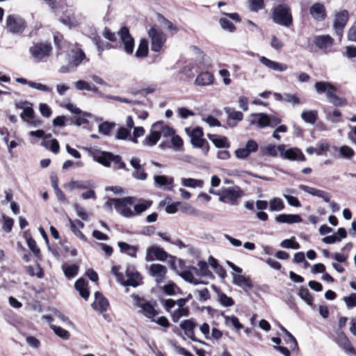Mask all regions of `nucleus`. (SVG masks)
<instances>
[{
  "mask_svg": "<svg viewBox=\"0 0 356 356\" xmlns=\"http://www.w3.org/2000/svg\"><path fill=\"white\" fill-rule=\"evenodd\" d=\"M50 326L51 329L54 331L55 334L60 337V338L63 339H67L69 338L70 333L66 330L54 325H51Z\"/></svg>",
  "mask_w": 356,
  "mask_h": 356,
  "instance_id": "obj_52",
  "label": "nucleus"
},
{
  "mask_svg": "<svg viewBox=\"0 0 356 356\" xmlns=\"http://www.w3.org/2000/svg\"><path fill=\"white\" fill-rule=\"evenodd\" d=\"M154 186L165 191H172L174 187V178L165 175H155L154 177Z\"/></svg>",
  "mask_w": 356,
  "mask_h": 356,
  "instance_id": "obj_17",
  "label": "nucleus"
},
{
  "mask_svg": "<svg viewBox=\"0 0 356 356\" xmlns=\"http://www.w3.org/2000/svg\"><path fill=\"white\" fill-rule=\"evenodd\" d=\"M181 184L188 188H202L204 181L201 179H195L193 178H183L181 179Z\"/></svg>",
  "mask_w": 356,
  "mask_h": 356,
  "instance_id": "obj_39",
  "label": "nucleus"
},
{
  "mask_svg": "<svg viewBox=\"0 0 356 356\" xmlns=\"http://www.w3.org/2000/svg\"><path fill=\"white\" fill-rule=\"evenodd\" d=\"M188 308H177L176 309L170 312L171 318L174 323L178 322L181 318L187 317L188 316Z\"/></svg>",
  "mask_w": 356,
  "mask_h": 356,
  "instance_id": "obj_37",
  "label": "nucleus"
},
{
  "mask_svg": "<svg viewBox=\"0 0 356 356\" xmlns=\"http://www.w3.org/2000/svg\"><path fill=\"white\" fill-rule=\"evenodd\" d=\"M26 27V22L22 17L14 14L6 17L5 28L9 33L20 35Z\"/></svg>",
  "mask_w": 356,
  "mask_h": 356,
  "instance_id": "obj_5",
  "label": "nucleus"
},
{
  "mask_svg": "<svg viewBox=\"0 0 356 356\" xmlns=\"http://www.w3.org/2000/svg\"><path fill=\"white\" fill-rule=\"evenodd\" d=\"M225 111L228 115L227 125L230 127L236 126L237 122L241 121L243 118V114L241 111H234L230 108H226Z\"/></svg>",
  "mask_w": 356,
  "mask_h": 356,
  "instance_id": "obj_26",
  "label": "nucleus"
},
{
  "mask_svg": "<svg viewBox=\"0 0 356 356\" xmlns=\"http://www.w3.org/2000/svg\"><path fill=\"white\" fill-rule=\"evenodd\" d=\"M301 118L305 122L314 124L318 119V112L316 110L304 111L301 114Z\"/></svg>",
  "mask_w": 356,
  "mask_h": 356,
  "instance_id": "obj_36",
  "label": "nucleus"
},
{
  "mask_svg": "<svg viewBox=\"0 0 356 356\" xmlns=\"http://www.w3.org/2000/svg\"><path fill=\"white\" fill-rule=\"evenodd\" d=\"M343 301L348 308L356 307V293H353L348 296L344 297Z\"/></svg>",
  "mask_w": 356,
  "mask_h": 356,
  "instance_id": "obj_64",
  "label": "nucleus"
},
{
  "mask_svg": "<svg viewBox=\"0 0 356 356\" xmlns=\"http://www.w3.org/2000/svg\"><path fill=\"white\" fill-rule=\"evenodd\" d=\"M29 86L32 88H34L35 90L42 91V92H51L52 91L51 87H49L47 85H44V84H42L40 83H36V82L32 81L29 83Z\"/></svg>",
  "mask_w": 356,
  "mask_h": 356,
  "instance_id": "obj_54",
  "label": "nucleus"
},
{
  "mask_svg": "<svg viewBox=\"0 0 356 356\" xmlns=\"http://www.w3.org/2000/svg\"><path fill=\"white\" fill-rule=\"evenodd\" d=\"M179 327L188 338L194 341H198L194 334V329L196 327V323L193 319H187L181 321L179 324Z\"/></svg>",
  "mask_w": 356,
  "mask_h": 356,
  "instance_id": "obj_22",
  "label": "nucleus"
},
{
  "mask_svg": "<svg viewBox=\"0 0 356 356\" xmlns=\"http://www.w3.org/2000/svg\"><path fill=\"white\" fill-rule=\"evenodd\" d=\"M259 59L261 64H263L265 67L270 70L275 72H284L288 69L287 65L272 60L264 56H260Z\"/></svg>",
  "mask_w": 356,
  "mask_h": 356,
  "instance_id": "obj_18",
  "label": "nucleus"
},
{
  "mask_svg": "<svg viewBox=\"0 0 356 356\" xmlns=\"http://www.w3.org/2000/svg\"><path fill=\"white\" fill-rule=\"evenodd\" d=\"M95 300L92 304V307L101 312L106 311L109 305L108 300L98 291L95 293Z\"/></svg>",
  "mask_w": 356,
  "mask_h": 356,
  "instance_id": "obj_27",
  "label": "nucleus"
},
{
  "mask_svg": "<svg viewBox=\"0 0 356 356\" xmlns=\"http://www.w3.org/2000/svg\"><path fill=\"white\" fill-rule=\"evenodd\" d=\"M221 27L224 30H227L229 32H234L236 29L234 24L227 18H221L219 20Z\"/></svg>",
  "mask_w": 356,
  "mask_h": 356,
  "instance_id": "obj_53",
  "label": "nucleus"
},
{
  "mask_svg": "<svg viewBox=\"0 0 356 356\" xmlns=\"http://www.w3.org/2000/svg\"><path fill=\"white\" fill-rule=\"evenodd\" d=\"M92 155L94 161L105 167H112L115 170L123 169L129 171L125 163L119 155H115L111 152L105 151H95L92 153Z\"/></svg>",
  "mask_w": 356,
  "mask_h": 356,
  "instance_id": "obj_1",
  "label": "nucleus"
},
{
  "mask_svg": "<svg viewBox=\"0 0 356 356\" xmlns=\"http://www.w3.org/2000/svg\"><path fill=\"white\" fill-rule=\"evenodd\" d=\"M339 344L343 350L347 353H354V348L351 346V343L348 339L344 336L343 334L339 336Z\"/></svg>",
  "mask_w": 356,
  "mask_h": 356,
  "instance_id": "obj_40",
  "label": "nucleus"
},
{
  "mask_svg": "<svg viewBox=\"0 0 356 356\" xmlns=\"http://www.w3.org/2000/svg\"><path fill=\"white\" fill-rule=\"evenodd\" d=\"M167 268L160 264H153L149 266V274L153 277L157 284L165 281Z\"/></svg>",
  "mask_w": 356,
  "mask_h": 356,
  "instance_id": "obj_15",
  "label": "nucleus"
},
{
  "mask_svg": "<svg viewBox=\"0 0 356 356\" xmlns=\"http://www.w3.org/2000/svg\"><path fill=\"white\" fill-rule=\"evenodd\" d=\"M127 280L124 279L123 285L131 286L136 287L138 286L141 282V276L140 273L131 266H129L126 270Z\"/></svg>",
  "mask_w": 356,
  "mask_h": 356,
  "instance_id": "obj_16",
  "label": "nucleus"
},
{
  "mask_svg": "<svg viewBox=\"0 0 356 356\" xmlns=\"http://www.w3.org/2000/svg\"><path fill=\"white\" fill-rule=\"evenodd\" d=\"M148 54V41L145 38H142L140 40L139 45L136 52V56L138 58H144Z\"/></svg>",
  "mask_w": 356,
  "mask_h": 356,
  "instance_id": "obj_38",
  "label": "nucleus"
},
{
  "mask_svg": "<svg viewBox=\"0 0 356 356\" xmlns=\"http://www.w3.org/2000/svg\"><path fill=\"white\" fill-rule=\"evenodd\" d=\"M130 136V130L125 127H120L115 134V139L126 140Z\"/></svg>",
  "mask_w": 356,
  "mask_h": 356,
  "instance_id": "obj_55",
  "label": "nucleus"
},
{
  "mask_svg": "<svg viewBox=\"0 0 356 356\" xmlns=\"http://www.w3.org/2000/svg\"><path fill=\"white\" fill-rule=\"evenodd\" d=\"M39 110L41 115L44 118H49L51 115L52 111L50 107L44 103H41L39 105Z\"/></svg>",
  "mask_w": 356,
  "mask_h": 356,
  "instance_id": "obj_63",
  "label": "nucleus"
},
{
  "mask_svg": "<svg viewBox=\"0 0 356 356\" xmlns=\"http://www.w3.org/2000/svg\"><path fill=\"white\" fill-rule=\"evenodd\" d=\"M3 224L2 228L6 233H10L12 230L14 224V220L13 218L8 216H3Z\"/></svg>",
  "mask_w": 356,
  "mask_h": 356,
  "instance_id": "obj_59",
  "label": "nucleus"
},
{
  "mask_svg": "<svg viewBox=\"0 0 356 356\" xmlns=\"http://www.w3.org/2000/svg\"><path fill=\"white\" fill-rule=\"evenodd\" d=\"M348 12L346 10H340L336 13L333 23V29L337 36L340 38L343 35V29L348 21Z\"/></svg>",
  "mask_w": 356,
  "mask_h": 356,
  "instance_id": "obj_12",
  "label": "nucleus"
},
{
  "mask_svg": "<svg viewBox=\"0 0 356 356\" xmlns=\"http://www.w3.org/2000/svg\"><path fill=\"white\" fill-rule=\"evenodd\" d=\"M180 276L186 282L191 283L194 285H197L200 284V282L194 277L193 273L188 270H184L181 272Z\"/></svg>",
  "mask_w": 356,
  "mask_h": 356,
  "instance_id": "obj_49",
  "label": "nucleus"
},
{
  "mask_svg": "<svg viewBox=\"0 0 356 356\" xmlns=\"http://www.w3.org/2000/svg\"><path fill=\"white\" fill-rule=\"evenodd\" d=\"M284 102H288L294 106L300 103V99L296 95L284 93Z\"/></svg>",
  "mask_w": 356,
  "mask_h": 356,
  "instance_id": "obj_61",
  "label": "nucleus"
},
{
  "mask_svg": "<svg viewBox=\"0 0 356 356\" xmlns=\"http://www.w3.org/2000/svg\"><path fill=\"white\" fill-rule=\"evenodd\" d=\"M339 154L343 158L351 159L354 155V151L350 147L343 145L339 148Z\"/></svg>",
  "mask_w": 356,
  "mask_h": 356,
  "instance_id": "obj_56",
  "label": "nucleus"
},
{
  "mask_svg": "<svg viewBox=\"0 0 356 356\" xmlns=\"http://www.w3.org/2000/svg\"><path fill=\"white\" fill-rule=\"evenodd\" d=\"M269 116L263 113H253L250 115V124H257L259 128L268 127Z\"/></svg>",
  "mask_w": 356,
  "mask_h": 356,
  "instance_id": "obj_23",
  "label": "nucleus"
},
{
  "mask_svg": "<svg viewBox=\"0 0 356 356\" xmlns=\"http://www.w3.org/2000/svg\"><path fill=\"white\" fill-rule=\"evenodd\" d=\"M288 145L280 144V156L282 159L293 161H305L306 157L304 154L298 147H289Z\"/></svg>",
  "mask_w": 356,
  "mask_h": 356,
  "instance_id": "obj_6",
  "label": "nucleus"
},
{
  "mask_svg": "<svg viewBox=\"0 0 356 356\" xmlns=\"http://www.w3.org/2000/svg\"><path fill=\"white\" fill-rule=\"evenodd\" d=\"M315 90L318 94H325L330 103L335 106H343L348 104L345 98L336 95L337 88L330 82L317 81L314 85Z\"/></svg>",
  "mask_w": 356,
  "mask_h": 356,
  "instance_id": "obj_2",
  "label": "nucleus"
},
{
  "mask_svg": "<svg viewBox=\"0 0 356 356\" xmlns=\"http://www.w3.org/2000/svg\"><path fill=\"white\" fill-rule=\"evenodd\" d=\"M218 301L224 307H232L234 305V301L231 297H228L226 294L219 292L218 293Z\"/></svg>",
  "mask_w": 356,
  "mask_h": 356,
  "instance_id": "obj_48",
  "label": "nucleus"
},
{
  "mask_svg": "<svg viewBox=\"0 0 356 356\" xmlns=\"http://www.w3.org/2000/svg\"><path fill=\"white\" fill-rule=\"evenodd\" d=\"M269 204V209L271 211H282L284 208V204L280 198L275 197L270 201Z\"/></svg>",
  "mask_w": 356,
  "mask_h": 356,
  "instance_id": "obj_46",
  "label": "nucleus"
},
{
  "mask_svg": "<svg viewBox=\"0 0 356 356\" xmlns=\"http://www.w3.org/2000/svg\"><path fill=\"white\" fill-rule=\"evenodd\" d=\"M159 140L160 135H159L157 130L153 128L152 124L149 134L145 136V139L142 142V144L144 146L152 147L155 145Z\"/></svg>",
  "mask_w": 356,
  "mask_h": 356,
  "instance_id": "obj_31",
  "label": "nucleus"
},
{
  "mask_svg": "<svg viewBox=\"0 0 356 356\" xmlns=\"http://www.w3.org/2000/svg\"><path fill=\"white\" fill-rule=\"evenodd\" d=\"M134 203L133 197L118 198V200H114V207L121 216L130 218L134 216V212L131 209Z\"/></svg>",
  "mask_w": 356,
  "mask_h": 356,
  "instance_id": "obj_8",
  "label": "nucleus"
},
{
  "mask_svg": "<svg viewBox=\"0 0 356 356\" xmlns=\"http://www.w3.org/2000/svg\"><path fill=\"white\" fill-rule=\"evenodd\" d=\"M153 128L157 130L160 138L161 136L168 138L170 137L175 134V131L172 127L165 124L162 121H159L153 124Z\"/></svg>",
  "mask_w": 356,
  "mask_h": 356,
  "instance_id": "obj_25",
  "label": "nucleus"
},
{
  "mask_svg": "<svg viewBox=\"0 0 356 356\" xmlns=\"http://www.w3.org/2000/svg\"><path fill=\"white\" fill-rule=\"evenodd\" d=\"M62 269L65 275L67 278H71L75 277L77 275L79 267L76 264L69 265L67 264H64L62 266Z\"/></svg>",
  "mask_w": 356,
  "mask_h": 356,
  "instance_id": "obj_41",
  "label": "nucleus"
},
{
  "mask_svg": "<svg viewBox=\"0 0 356 356\" xmlns=\"http://www.w3.org/2000/svg\"><path fill=\"white\" fill-rule=\"evenodd\" d=\"M74 286L83 298L85 300L88 298L90 293L87 289V283L83 278H79L75 282Z\"/></svg>",
  "mask_w": 356,
  "mask_h": 356,
  "instance_id": "obj_33",
  "label": "nucleus"
},
{
  "mask_svg": "<svg viewBox=\"0 0 356 356\" xmlns=\"http://www.w3.org/2000/svg\"><path fill=\"white\" fill-rule=\"evenodd\" d=\"M190 136L191 144L194 147L202 148L205 154L209 152V145L207 141L203 138V131L201 128L196 127L193 129Z\"/></svg>",
  "mask_w": 356,
  "mask_h": 356,
  "instance_id": "obj_13",
  "label": "nucleus"
},
{
  "mask_svg": "<svg viewBox=\"0 0 356 356\" xmlns=\"http://www.w3.org/2000/svg\"><path fill=\"white\" fill-rule=\"evenodd\" d=\"M234 284L243 288L248 291L252 287V284L249 277H246L241 275H232Z\"/></svg>",
  "mask_w": 356,
  "mask_h": 356,
  "instance_id": "obj_28",
  "label": "nucleus"
},
{
  "mask_svg": "<svg viewBox=\"0 0 356 356\" xmlns=\"http://www.w3.org/2000/svg\"><path fill=\"white\" fill-rule=\"evenodd\" d=\"M262 153L265 156L276 157L280 154V145H268L262 149Z\"/></svg>",
  "mask_w": 356,
  "mask_h": 356,
  "instance_id": "obj_43",
  "label": "nucleus"
},
{
  "mask_svg": "<svg viewBox=\"0 0 356 356\" xmlns=\"http://www.w3.org/2000/svg\"><path fill=\"white\" fill-rule=\"evenodd\" d=\"M118 35L124 45V49L128 54H131L134 49V40L129 33L127 27H122L118 31Z\"/></svg>",
  "mask_w": 356,
  "mask_h": 356,
  "instance_id": "obj_14",
  "label": "nucleus"
},
{
  "mask_svg": "<svg viewBox=\"0 0 356 356\" xmlns=\"http://www.w3.org/2000/svg\"><path fill=\"white\" fill-rule=\"evenodd\" d=\"M171 143L175 150L179 151L181 149L184 143L181 138L175 134L172 136Z\"/></svg>",
  "mask_w": 356,
  "mask_h": 356,
  "instance_id": "obj_58",
  "label": "nucleus"
},
{
  "mask_svg": "<svg viewBox=\"0 0 356 356\" xmlns=\"http://www.w3.org/2000/svg\"><path fill=\"white\" fill-rule=\"evenodd\" d=\"M213 82V76L209 72H201L195 80V84L199 86H210Z\"/></svg>",
  "mask_w": 356,
  "mask_h": 356,
  "instance_id": "obj_29",
  "label": "nucleus"
},
{
  "mask_svg": "<svg viewBox=\"0 0 356 356\" xmlns=\"http://www.w3.org/2000/svg\"><path fill=\"white\" fill-rule=\"evenodd\" d=\"M21 118L24 120H33L34 118V111L31 104L28 106H25L23 112L20 115Z\"/></svg>",
  "mask_w": 356,
  "mask_h": 356,
  "instance_id": "obj_57",
  "label": "nucleus"
},
{
  "mask_svg": "<svg viewBox=\"0 0 356 356\" xmlns=\"http://www.w3.org/2000/svg\"><path fill=\"white\" fill-rule=\"evenodd\" d=\"M72 61L69 63L70 67H77L86 58L84 52L81 49H72Z\"/></svg>",
  "mask_w": 356,
  "mask_h": 356,
  "instance_id": "obj_32",
  "label": "nucleus"
},
{
  "mask_svg": "<svg viewBox=\"0 0 356 356\" xmlns=\"http://www.w3.org/2000/svg\"><path fill=\"white\" fill-rule=\"evenodd\" d=\"M280 246L283 248H291V249H299L300 245L298 242L294 241V238L290 239H285L280 243Z\"/></svg>",
  "mask_w": 356,
  "mask_h": 356,
  "instance_id": "obj_50",
  "label": "nucleus"
},
{
  "mask_svg": "<svg viewBox=\"0 0 356 356\" xmlns=\"http://www.w3.org/2000/svg\"><path fill=\"white\" fill-rule=\"evenodd\" d=\"M272 18L275 23L286 27H289L293 22L291 9L286 4L276 6L273 10Z\"/></svg>",
  "mask_w": 356,
  "mask_h": 356,
  "instance_id": "obj_3",
  "label": "nucleus"
},
{
  "mask_svg": "<svg viewBox=\"0 0 356 356\" xmlns=\"http://www.w3.org/2000/svg\"><path fill=\"white\" fill-rule=\"evenodd\" d=\"M314 43L319 49L326 50L332 47L334 39L329 35H316L314 38Z\"/></svg>",
  "mask_w": 356,
  "mask_h": 356,
  "instance_id": "obj_20",
  "label": "nucleus"
},
{
  "mask_svg": "<svg viewBox=\"0 0 356 356\" xmlns=\"http://www.w3.org/2000/svg\"><path fill=\"white\" fill-rule=\"evenodd\" d=\"M298 296L301 299L304 300L309 305H312L313 304V297L310 294L309 290L305 287H300Z\"/></svg>",
  "mask_w": 356,
  "mask_h": 356,
  "instance_id": "obj_45",
  "label": "nucleus"
},
{
  "mask_svg": "<svg viewBox=\"0 0 356 356\" xmlns=\"http://www.w3.org/2000/svg\"><path fill=\"white\" fill-rule=\"evenodd\" d=\"M76 215L83 220H88V214L84 211L83 208L78 204H74Z\"/></svg>",
  "mask_w": 356,
  "mask_h": 356,
  "instance_id": "obj_62",
  "label": "nucleus"
},
{
  "mask_svg": "<svg viewBox=\"0 0 356 356\" xmlns=\"http://www.w3.org/2000/svg\"><path fill=\"white\" fill-rule=\"evenodd\" d=\"M64 187L70 191L75 189L86 190L92 187V182L90 180H71L65 184Z\"/></svg>",
  "mask_w": 356,
  "mask_h": 356,
  "instance_id": "obj_24",
  "label": "nucleus"
},
{
  "mask_svg": "<svg viewBox=\"0 0 356 356\" xmlns=\"http://www.w3.org/2000/svg\"><path fill=\"white\" fill-rule=\"evenodd\" d=\"M148 35L151 38V49L154 52H159L166 41L165 35L156 26H152L148 31Z\"/></svg>",
  "mask_w": 356,
  "mask_h": 356,
  "instance_id": "obj_7",
  "label": "nucleus"
},
{
  "mask_svg": "<svg viewBox=\"0 0 356 356\" xmlns=\"http://www.w3.org/2000/svg\"><path fill=\"white\" fill-rule=\"evenodd\" d=\"M51 51L52 47L50 43L47 42L35 43L29 49L31 56L35 60L38 61L48 57L51 54Z\"/></svg>",
  "mask_w": 356,
  "mask_h": 356,
  "instance_id": "obj_10",
  "label": "nucleus"
},
{
  "mask_svg": "<svg viewBox=\"0 0 356 356\" xmlns=\"http://www.w3.org/2000/svg\"><path fill=\"white\" fill-rule=\"evenodd\" d=\"M225 323L228 325H231L236 329L239 330L243 328V325L239 322L238 318L235 316H225Z\"/></svg>",
  "mask_w": 356,
  "mask_h": 356,
  "instance_id": "obj_51",
  "label": "nucleus"
},
{
  "mask_svg": "<svg viewBox=\"0 0 356 356\" xmlns=\"http://www.w3.org/2000/svg\"><path fill=\"white\" fill-rule=\"evenodd\" d=\"M244 195L243 191L237 186L224 188L220 191L219 201L229 205H237L238 200Z\"/></svg>",
  "mask_w": 356,
  "mask_h": 356,
  "instance_id": "obj_4",
  "label": "nucleus"
},
{
  "mask_svg": "<svg viewBox=\"0 0 356 356\" xmlns=\"http://www.w3.org/2000/svg\"><path fill=\"white\" fill-rule=\"evenodd\" d=\"M248 8L252 12H258L264 8V0H249Z\"/></svg>",
  "mask_w": 356,
  "mask_h": 356,
  "instance_id": "obj_47",
  "label": "nucleus"
},
{
  "mask_svg": "<svg viewBox=\"0 0 356 356\" xmlns=\"http://www.w3.org/2000/svg\"><path fill=\"white\" fill-rule=\"evenodd\" d=\"M299 188L313 196L322 198L326 202H329L330 201L331 195L326 191L309 187L303 184L300 185Z\"/></svg>",
  "mask_w": 356,
  "mask_h": 356,
  "instance_id": "obj_21",
  "label": "nucleus"
},
{
  "mask_svg": "<svg viewBox=\"0 0 356 356\" xmlns=\"http://www.w3.org/2000/svg\"><path fill=\"white\" fill-rule=\"evenodd\" d=\"M118 247L122 253H126L131 257H136L138 248L134 245H131L125 242H119Z\"/></svg>",
  "mask_w": 356,
  "mask_h": 356,
  "instance_id": "obj_35",
  "label": "nucleus"
},
{
  "mask_svg": "<svg viewBox=\"0 0 356 356\" xmlns=\"http://www.w3.org/2000/svg\"><path fill=\"white\" fill-rule=\"evenodd\" d=\"M309 13L316 21H323L326 18V10L323 3H315L309 8Z\"/></svg>",
  "mask_w": 356,
  "mask_h": 356,
  "instance_id": "obj_19",
  "label": "nucleus"
},
{
  "mask_svg": "<svg viewBox=\"0 0 356 356\" xmlns=\"http://www.w3.org/2000/svg\"><path fill=\"white\" fill-rule=\"evenodd\" d=\"M169 257L170 255L163 250V248L156 245L149 246L146 250L145 260L148 262L152 261L155 259L161 261H165ZM173 259H175V257H173Z\"/></svg>",
  "mask_w": 356,
  "mask_h": 356,
  "instance_id": "obj_11",
  "label": "nucleus"
},
{
  "mask_svg": "<svg viewBox=\"0 0 356 356\" xmlns=\"http://www.w3.org/2000/svg\"><path fill=\"white\" fill-rule=\"evenodd\" d=\"M199 269L193 268L195 273L201 277L209 276L211 273L209 270L208 264L206 261H200L197 263Z\"/></svg>",
  "mask_w": 356,
  "mask_h": 356,
  "instance_id": "obj_42",
  "label": "nucleus"
},
{
  "mask_svg": "<svg viewBox=\"0 0 356 356\" xmlns=\"http://www.w3.org/2000/svg\"><path fill=\"white\" fill-rule=\"evenodd\" d=\"M115 122H104L98 127L99 132L103 135L108 136L111 130L115 127Z\"/></svg>",
  "mask_w": 356,
  "mask_h": 356,
  "instance_id": "obj_44",
  "label": "nucleus"
},
{
  "mask_svg": "<svg viewBox=\"0 0 356 356\" xmlns=\"http://www.w3.org/2000/svg\"><path fill=\"white\" fill-rule=\"evenodd\" d=\"M275 220L280 223H298L302 222V218L298 214H280L276 216Z\"/></svg>",
  "mask_w": 356,
  "mask_h": 356,
  "instance_id": "obj_30",
  "label": "nucleus"
},
{
  "mask_svg": "<svg viewBox=\"0 0 356 356\" xmlns=\"http://www.w3.org/2000/svg\"><path fill=\"white\" fill-rule=\"evenodd\" d=\"M208 138L212 141L213 145L218 148H228L230 146L226 137H218L216 135L208 134Z\"/></svg>",
  "mask_w": 356,
  "mask_h": 356,
  "instance_id": "obj_34",
  "label": "nucleus"
},
{
  "mask_svg": "<svg viewBox=\"0 0 356 356\" xmlns=\"http://www.w3.org/2000/svg\"><path fill=\"white\" fill-rule=\"evenodd\" d=\"M26 243L30 250L33 252L35 255H38L40 253V249L37 246L35 241L31 237H26Z\"/></svg>",
  "mask_w": 356,
  "mask_h": 356,
  "instance_id": "obj_60",
  "label": "nucleus"
},
{
  "mask_svg": "<svg viewBox=\"0 0 356 356\" xmlns=\"http://www.w3.org/2000/svg\"><path fill=\"white\" fill-rule=\"evenodd\" d=\"M134 305L140 309L139 313L142 314L146 318L152 320L153 317H156L159 312L155 309L154 306L145 299L140 298L138 296H134Z\"/></svg>",
  "mask_w": 356,
  "mask_h": 356,
  "instance_id": "obj_9",
  "label": "nucleus"
}]
</instances>
